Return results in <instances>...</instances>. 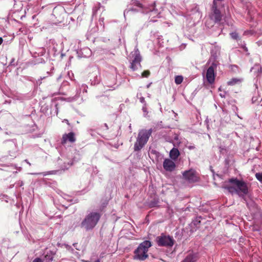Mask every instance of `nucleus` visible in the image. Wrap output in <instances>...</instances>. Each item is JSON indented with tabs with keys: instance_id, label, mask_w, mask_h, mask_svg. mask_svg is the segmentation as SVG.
I'll list each match as a JSON object with an SVG mask.
<instances>
[{
	"instance_id": "1",
	"label": "nucleus",
	"mask_w": 262,
	"mask_h": 262,
	"mask_svg": "<svg viewBox=\"0 0 262 262\" xmlns=\"http://www.w3.org/2000/svg\"><path fill=\"white\" fill-rule=\"evenodd\" d=\"M228 182L232 184V186H225V189L232 194L236 193L239 197L243 199L244 202H247L246 195L249 193L247 183L242 180H240L234 178L229 179Z\"/></svg>"
},
{
	"instance_id": "2",
	"label": "nucleus",
	"mask_w": 262,
	"mask_h": 262,
	"mask_svg": "<svg viewBox=\"0 0 262 262\" xmlns=\"http://www.w3.org/2000/svg\"><path fill=\"white\" fill-rule=\"evenodd\" d=\"M101 215V211H91L88 212L81 222V228L86 231L92 230L98 223Z\"/></svg>"
},
{
	"instance_id": "3",
	"label": "nucleus",
	"mask_w": 262,
	"mask_h": 262,
	"mask_svg": "<svg viewBox=\"0 0 262 262\" xmlns=\"http://www.w3.org/2000/svg\"><path fill=\"white\" fill-rule=\"evenodd\" d=\"M152 132V128L142 129L139 130L136 141L134 143V151H140L147 143Z\"/></svg>"
},
{
	"instance_id": "4",
	"label": "nucleus",
	"mask_w": 262,
	"mask_h": 262,
	"mask_svg": "<svg viewBox=\"0 0 262 262\" xmlns=\"http://www.w3.org/2000/svg\"><path fill=\"white\" fill-rule=\"evenodd\" d=\"M151 246V244L149 241H144L140 244L134 251V259L140 261L146 259L148 257L147 252Z\"/></svg>"
},
{
	"instance_id": "5",
	"label": "nucleus",
	"mask_w": 262,
	"mask_h": 262,
	"mask_svg": "<svg viewBox=\"0 0 262 262\" xmlns=\"http://www.w3.org/2000/svg\"><path fill=\"white\" fill-rule=\"evenodd\" d=\"M118 74L117 69L113 66H109L106 71L104 83L106 86L114 88V86L117 83V75Z\"/></svg>"
},
{
	"instance_id": "6",
	"label": "nucleus",
	"mask_w": 262,
	"mask_h": 262,
	"mask_svg": "<svg viewBox=\"0 0 262 262\" xmlns=\"http://www.w3.org/2000/svg\"><path fill=\"white\" fill-rule=\"evenodd\" d=\"M129 58L130 61V68L133 71H136L141 67L140 62L142 57L137 47L135 48L134 51L131 52Z\"/></svg>"
},
{
	"instance_id": "7",
	"label": "nucleus",
	"mask_w": 262,
	"mask_h": 262,
	"mask_svg": "<svg viewBox=\"0 0 262 262\" xmlns=\"http://www.w3.org/2000/svg\"><path fill=\"white\" fill-rule=\"evenodd\" d=\"M183 178L188 183H193L199 181V177L196 171L193 169L185 170L182 172Z\"/></svg>"
},
{
	"instance_id": "8",
	"label": "nucleus",
	"mask_w": 262,
	"mask_h": 262,
	"mask_svg": "<svg viewBox=\"0 0 262 262\" xmlns=\"http://www.w3.org/2000/svg\"><path fill=\"white\" fill-rule=\"evenodd\" d=\"M156 242L159 246L171 247L174 245V241L172 237L166 236L163 234L157 237Z\"/></svg>"
},
{
	"instance_id": "9",
	"label": "nucleus",
	"mask_w": 262,
	"mask_h": 262,
	"mask_svg": "<svg viewBox=\"0 0 262 262\" xmlns=\"http://www.w3.org/2000/svg\"><path fill=\"white\" fill-rule=\"evenodd\" d=\"M89 78L92 85H96L100 83L101 77L98 67L94 66L90 68Z\"/></svg>"
},
{
	"instance_id": "10",
	"label": "nucleus",
	"mask_w": 262,
	"mask_h": 262,
	"mask_svg": "<svg viewBox=\"0 0 262 262\" xmlns=\"http://www.w3.org/2000/svg\"><path fill=\"white\" fill-rule=\"evenodd\" d=\"M161 12V8H157L155 3L147 7L145 6L144 9L143 10V13H149V16L152 18L160 17Z\"/></svg>"
},
{
	"instance_id": "11",
	"label": "nucleus",
	"mask_w": 262,
	"mask_h": 262,
	"mask_svg": "<svg viewBox=\"0 0 262 262\" xmlns=\"http://www.w3.org/2000/svg\"><path fill=\"white\" fill-rule=\"evenodd\" d=\"M218 5H212L211 11L209 15L210 18L215 24H219L222 18V15L220 10L217 8Z\"/></svg>"
},
{
	"instance_id": "12",
	"label": "nucleus",
	"mask_w": 262,
	"mask_h": 262,
	"mask_svg": "<svg viewBox=\"0 0 262 262\" xmlns=\"http://www.w3.org/2000/svg\"><path fill=\"white\" fill-rule=\"evenodd\" d=\"M216 67L217 64L213 62L207 70L206 74V80L207 82L210 84L214 82L215 76L214 71L216 69Z\"/></svg>"
},
{
	"instance_id": "13",
	"label": "nucleus",
	"mask_w": 262,
	"mask_h": 262,
	"mask_svg": "<svg viewBox=\"0 0 262 262\" xmlns=\"http://www.w3.org/2000/svg\"><path fill=\"white\" fill-rule=\"evenodd\" d=\"M88 88L87 85L85 84H82L81 85L78 84L76 85L75 95L73 97L69 98V100L71 101L77 100L79 97L82 96L81 93L84 94L87 92Z\"/></svg>"
},
{
	"instance_id": "14",
	"label": "nucleus",
	"mask_w": 262,
	"mask_h": 262,
	"mask_svg": "<svg viewBox=\"0 0 262 262\" xmlns=\"http://www.w3.org/2000/svg\"><path fill=\"white\" fill-rule=\"evenodd\" d=\"M134 6L137 7L138 8L133 7L125 9L124 11V17H125L126 15L130 14L131 12L141 11L143 13V10L144 9L145 6L143 5L142 4H141L140 2L138 1L134 2Z\"/></svg>"
},
{
	"instance_id": "15",
	"label": "nucleus",
	"mask_w": 262,
	"mask_h": 262,
	"mask_svg": "<svg viewBox=\"0 0 262 262\" xmlns=\"http://www.w3.org/2000/svg\"><path fill=\"white\" fill-rule=\"evenodd\" d=\"M0 169L2 170H7L8 171L13 172V173H16L17 171L14 170H18L20 171L21 170L20 167H17L15 164L10 163H0Z\"/></svg>"
},
{
	"instance_id": "16",
	"label": "nucleus",
	"mask_w": 262,
	"mask_h": 262,
	"mask_svg": "<svg viewBox=\"0 0 262 262\" xmlns=\"http://www.w3.org/2000/svg\"><path fill=\"white\" fill-rule=\"evenodd\" d=\"M76 141L75 135L73 132L64 134L62 135L61 141L62 145H65L67 142L74 143Z\"/></svg>"
},
{
	"instance_id": "17",
	"label": "nucleus",
	"mask_w": 262,
	"mask_h": 262,
	"mask_svg": "<svg viewBox=\"0 0 262 262\" xmlns=\"http://www.w3.org/2000/svg\"><path fill=\"white\" fill-rule=\"evenodd\" d=\"M9 149V154L11 157H16L17 152V146L16 143L13 141H9L7 145Z\"/></svg>"
},
{
	"instance_id": "18",
	"label": "nucleus",
	"mask_w": 262,
	"mask_h": 262,
	"mask_svg": "<svg viewBox=\"0 0 262 262\" xmlns=\"http://www.w3.org/2000/svg\"><path fill=\"white\" fill-rule=\"evenodd\" d=\"M163 166L164 169L168 171H173L176 167L174 162L169 159H165L164 160Z\"/></svg>"
},
{
	"instance_id": "19",
	"label": "nucleus",
	"mask_w": 262,
	"mask_h": 262,
	"mask_svg": "<svg viewBox=\"0 0 262 262\" xmlns=\"http://www.w3.org/2000/svg\"><path fill=\"white\" fill-rule=\"evenodd\" d=\"M77 56L79 58H86L90 56L92 54L91 50L88 47L77 50Z\"/></svg>"
},
{
	"instance_id": "20",
	"label": "nucleus",
	"mask_w": 262,
	"mask_h": 262,
	"mask_svg": "<svg viewBox=\"0 0 262 262\" xmlns=\"http://www.w3.org/2000/svg\"><path fill=\"white\" fill-rule=\"evenodd\" d=\"M151 158H155L157 162L163 159V155L156 150H151L150 152Z\"/></svg>"
},
{
	"instance_id": "21",
	"label": "nucleus",
	"mask_w": 262,
	"mask_h": 262,
	"mask_svg": "<svg viewBox=\"0 0 262 262\" xmlns=\"http://www.w3.org/2000/svg\"><path fill=\"white\" fill-rule=\"evenodd\" d=\"M198 259L196 253L189 254L182 262H196Z\"/></svg>"
},
{
	"instance_id": "22",
	"label": "nucleus",
	"mask_w": 262,
	"mask_h": 262,
	"mask_svg": "<svg viewBox=\"0 0 262 262\" xmlns=\"http://www.w3.org/2000/svg\"><path fill=\"white\" fill-rule=\"evenodd\" d=\"M180 151L177 148H172L169 152V157L173 160H176L180 156Z\"/></svg>"
},
{
	"instance_id": "23",
	"label": "nucleus",
	"mask_w": 262,
	"mask_h": 262,
	"mask_svg": "<svg viewBox=\"0 0 262 262\" xmlns=\"http://www.w3.org/2000/svg\"><path fill=\"white\" fill-rule=\"evenodd\" d=\"M54 253L52 251H47V253L44 256V260L46 262H52L54 258Z\"/></svg>"
},
{
	"instance_id": "24",
	"label": "nucleus",
	"mask_w": 262,
	"mask_h": 262,
	"mask_svg": "<svg viewBox=\"0 0 262 262\" xmlns=\"http://www.w3.org/2000/svg\"><path fill=\"white\" fill-rule=\"evenodd\" d=\"M256 70L257 73L256 76H258L261 75L262 73V68L259 64H255L251 70Z\"/></svg>"
},
{
	"instance_id": "25",
	"label": "nucleus",
	"mask_w": 262,
	"mask_h": 262,
	"mask_svg": "<svg viewBox=\"0 0 262 262\" xmlns=\"http://www.w3.org/2000/svg\"><path fill=\"white\" fill-rule=\"evenodd\" d=\"M46 52V49L44 48H40L38 49L37 52L34 53L35 54H37L38 56H43Z\"/></svg>"
},
{
	"instance_id": "26",
	"label": "nucleus",
	"mask_w": 262,
	"mask_h": 262,
	"mask_svg": "<svg viewBox=\"0 0 262 262\" xmlns=\"http://www.w3.org/2000/svg\"><path fill=\"white\" fill-rule=\"evenodd\" d=\"M183 80V77L181 75H178L175 77L174 82L177 84H180Z\"/></svg>"
},
{
	"instance_id": "27",
	"label": "nucleus",
	"mask_w": 262,
	"mask_h": 262,
	"mask_svg": "<svg viewBox=\"0 0 262 262\" xmlns=\"http://www.w3.org/2000/svg\"><path fill=\"white\" fill-rule=\"evenodd\" d=\"M239 81L240 80L238 79L232 78L230 81H228L227 84L229 85H233Z\"/></svg>"
},
{
	"instance_id": "28",
	"label": "nucleus",
	"mask_w": 262,
	"mask_h": 262,
	"mask_svg": "<svg viewBox=\"0 0 262 262\" xmlns=\"http://www.w3.org/2000/svg\"><path fill=\"white\" fill-rule=\"evenodd\" d=\"M200 222L201 221L199 219H196L191 222V226H194L196 227V228H198L199 227L198 225H199Z\"/></svg>"
},
{
	"instance_id": "29",
	"label": "nucleus",
	"mask_w": 262,
	"mask_h": 262,
	"mask_svg": "<svg viewBox=\"0 0 262 262\" xmlns=\"http://www.w3.org/2000/svg\"><path fill=\"white\" fill-rule=\"evenodd\" d=\"M230 36L231 38L233 39L238 40L239 39L238 34L235 32L231 33Z\"/></svg>"
},
{
	"instance_id": "30",
	"label": "nucleus",
	"mask_w": 262,
	"mask_h": 262,
	"mask_svg": "<svg viewBox=\"0 0 262 262\" xmlns=\"http://www.w3.org/2000/svg\"><path fill=\"white\" fill-rule=\"evenodd\" d=\"M142 110L144 113V116L147 117L148 114L147 105H143Z\"/></svg>"
},
{
	"instance_id": "31",
	"label": "nucleus",
	"mask_w": 262,
	"mask_h": 262,
	"mask_svg": "<svg viewBox=\"0 0 262 262\" xmlns=\"http://www.w3.org/2000/svg\"><path fill=\"white\" fill-rule=\"evenodd\" d=\"M255 177L260 182L262 183V173H256Z\"/></svg>"
},
{
	"instance_id": "32",
	"label": "nucleus",
	"mask_w": 262,
	"mask_h": 262,
	"mask_svg": "<svg viewBox=\"0 0 262 262\" xmlns=\"http://www.w3.org/2000/svg\"><path fill=\"white\" fill-rule=\"evenodd\" d=\"M99 24L100 25L102 28H104V18L103 17H100L99 19Z\"/></svg>"
},
{
	"instance_id": "33",
	"label": "nucleus",
	"mask_w": 262,
	"mask_h": 262,
	"mask_svg": "<svg viewBox=\"0 0 262 262\" xmlns=\"http://www.w3.org/2000/svg\"><path fill=\"white\" fill-rule=\"evenodd\" d=\"M53 171H48V172H42V173H34V174H42L43 176H46L47 175L51 174H53Z\"/></svg>"
},
{
	"instance_id": "34",
	"label": "nucleus",
	"mask_w": 262,
	"mask_h": 262,
	"mask_svg": "<svg viewBox=\"0 0 262 262\" xmlns=\"http://www.w3.org/2000/svg\"><path fill=\"white\" fill-rule=\"evenodd\" d=\"M149 74H150V72L149 71H145L142 73V77H148Z\"/></svg>"
},
{
	"instance_id": "35",
	"label": "nucleus",
	"mask_w": 262,
	"mask_h": 262,
	"mask_svg": "<svg viewBox=\"0 0 262 262\" xmlns=\"http://www.w3.org/2000/svg\"><path fill=\"white\" fill-rule=\"evenodd\" d=\"M139 101L141 103L143 104V105H147V103L145 100V98L143 97H141L139 98Z\"/></svg>"
},
{
	"instance_id": "36",
	"label": "nucleus",
	"mask_w": 262,
	"mask_h": 262,
	"mask_svg": "<svg viewBox=\"0 0 262 262\" xmlns=\"http://www.w3.org/2000/svg\"><path fill=\"white\" fill-rule=\"evenodd\" d=\"M99 8V7L97 8L96 6L93 8V17H94L96 15V12Z\"/></svg>"
},
{
	"instance_id": "37",
	"label": "nucleus",
	"mask_w": 262,
	"mask_h": 262,
	"mask_svg": "<svg viewBox=\"0 0 262 262\" xmlns=\"http://www.w3.org/2000/svg\"><path fill=\"white\" fill-rule=\"evenodd\" d=\"M186 147L189 150H192L195 148V146L194 145H186Z\"/></svg>"
},
{
	"instance_id": "38",
	"label": "nucleus",
	"mask_w": 262,
	"mask_h": 262,
	"mask_svg": "<svg viewBox=\"0 0 262 262\" xmlns=\"http://www.w3.org/2000/svg\"><path fill=\"white\" fill-rule=\"evenodd\" d=\"M220 96L222 97V98H225L226 96V92L224 91L223 93H221L220 94Z\"/></svg>"
},
{
	"instance_id": "39",
	"label": "nucleus",
	"mask_w": 262,
	"mask_h": 262,
	"mask_svg": "<svg viewBox=\"0 0 262 262\" xmlns=\"http://www.w3.org/2000/svg\"><path fill=\"white\" fill-rule=\"evenodd\" d=\"M158 202H151L149 204V206L151 207H153L154 206H155L157 204Z\"/></svg>"
},
{
	"instance_id": "40",
	"label": "nucleus",
	"mask_w": 262,
	"mask_h": 262,
	"mask_svg": "<svg viewBox=\"0 0 262 262\" xmlns=\"http://www.w3.org/2000/svg\"><path fill=\"white\" fill-rule=\"evenodd\" d=\"M242 48L244 49V50L245 52H247L248 51V48L246 47L245 43H244V44L242 45Z\"/></svg>"
},
{
	"instance_id": "41",
	"label": "nucleus",
	"mask_w": 262,
	"mask_h": 262,
	"mask_svg": "<svg viewBox=\"0 0 262 262\" xmlns=\"http://www.w3.org/2000/svg\"><path fill=\"white\" fill-rule=\"evenodd\" d=\"M242 48L244 49V50L245 52H247L248 51V48L246 47L245 43H244V44L242 45Z\"/></svg>"
},
{
	"instance_id": "42",
	"label": "nucleus",
	"mask_w": 262,
	"mask_h": 262,
	"mask_svg": "<svg viewBox=\"0 0 262 262\" xmlns=\"http://www.w3.org/2000/svg\"><path fill=\"white\" fill-rule=\"evenodd\" d=\"M242 48L244 49V50L245 52H247L248 51V48L246 47L245 43H244V44L242 45Z\"/></svg>"
},
{
	"instance_id": "43",
	"label": "nucleus",
	"mask_w": 262,
	"mask_h": 262,
	"mask_svg": "<svg viewBox=\"0 0 262 262\" xmlns=\"http://www.w3.org/2000/svg\"><path fill=\"white\" fill-rule=\"evenodd\" d=\"M32 262H42V260L38 257L35 258Z\"/></svg>"
},
{
	"instance_id": "44",
	"label": "nucleus",
	"mask_w": 262,
	"mask_h": 262,
	"mask_svg": "<svg viewBox=\"0 0 262 262\" xmlns=\"http://www.w3.org/2000/svg\"><path fill=\"white\" fill-rule=\"evenodd\" d=\"M223 1L224 0H213V1L212 5H217V2H222V1Z\"/></svg>"
},
{
	"instance_id": "45",
	"label": "nucleus",
	"mask_w": 262,
	"mask_h": 262,
	"mask_svg": "<svg viewBox=\"0 0 262 262\" xmlns=\"http://www.w3.org/2000/svg\"><path fill=\"white\" fill-rule=\"evenodd\" d=\"M173 138L174 140L178 141L179 140V136L177 134H175Z\"/></svg>"
},
{
	"instance_id": "46",
	"label": "nucleus",
	"mask_w": 262,
	"mask_h": 262,
	"mask_svg": "<svg viewBox=\"0 0 262 262\" xmlns=\"http://www.w3.org/2000/svg\"><path fill=\"white\" fill-rule=\"evenodd\" d=\"M63 122H64L67 123V124H68L69 125H70V123L69 122L68 120H67V119H64V120L63 121Z\"/></svg>"
},
{
	"instance_id": "47",
	"label": "nucleus",
	"mask_w": 262,
	"mask_h": 262,
	"mask_svg": "<svg viewBox=\"0 0 262 262\" xmlns=\"http://www.w3.org/2000/svg\"><path fill=\"white\" fill-rule=\"evenodd\" d=\"M55 108H56V115H57L58 114V107H57V104H56L55 106Z\"/></svg>"
},
{
	"instance_id": "48",
	"label": "nucleus",
	"mask_w": 262,
	"mask_h": 262,
	"mask_svg": "<svg viewBox=\"0 0 262 262\" xmlns=\"http://www.w3.org/2000/svg\"><path fill=\"white\" fill-rule=\"evenodd\" d=\"M25 162H26L27 164H28L30 166H31V163L28 161V160H27V159L25 160Z\"/></svg>"
},
{
	"instance_id": "49",
	"label": "nucleus",
	"mask_w": 262,
	"mask_h": 262,
	"mask_svg": "<svg viewBox=\"0 0 262 262\" xmlns=\"http://www.w3.org/2000/svg\"><path fill=\"white\" fill-rule=\"evenodd\" d=\"M3 41V39L2 37H0V45H1Z\"/></svg>"
},
{
	"instance_id": "50",
	"label": "nucleus",
	"mask_w": 262,
	"mask_h": 262,
	"mask_svg": "<svg viewBox=\"0 0 262 262\" xmlns=\"http://www.w3.org/2000/svg\"><path fill=\"white\" fill-rule=\"evenodd\" d=\"M150 84H151V83H149V84H147V86H146L147 88H149L150 85Z\"/></svg>"
},
{
	"instance_id": "51",
	"label": "nucleus",
	"mask_w": 262,
	"mask_h": 262,
	"mask_svg": "<svg viewBox=\"0 0 262 262\" xmlns=\"http://www.w3.org/2000/svg\"><path fill=\"white\" fill-rule=\"evenodd\" d=\"M104 125H105V126L106 127V128H107V129H108V126H107V124L105 123V124H104Z\"/></svg>"
},
{
	"instance_id": "52",
	"label": "nucleus",
	"mask_w": 262,
	"mask_h": 262,
	"mask_svg": "<svg viewBox=\"0 0 262 262\" xmlns=\"http://www.w3.org/2000/svg\"><path fill=\"white\" fill-rule=\"evenodd\" d=\"M94 262H100L99 259L96 260Z\"/></svg>"
},
{
	"instance_id": "53",
	"label": "nucleus",
	"mask_w": 262,
	"mask_h": 262,
	"mask_svg": "<svg viewBox=\"0 0 262 262\" xmlns=\"http://www.w3.org/2000/svg\"><path fill=\"white\" fill-rule=\"evenodd\" d=\"M45 78V77H40V79L42 80V79H43Z\"/></svg>"
},
{
	"instance_id": "54",
	"label": "nucleus",
	"mask_w": 262,
	"mask_h": 262,
	"mask_svg": "<svg viewBox=\"0 0 262 262\" xmlns=\"http://www.w3.org/2000/svg\"><path fill=\"white\" fill-rule=\"evenodd\" d=\"M47 74H48L49 75H50V72H47Z\"/></svg>"
},
{
	"instance_id": "55",
	"label": "nucleus",
	"mask_w": 262,
	"mask_h": 262,
	"mask_svg": "<svg viewBox=\"0 0 262 262\" xmlns=\"http://www.w3.org/2000/svg\"><path fill=\"white\" fill-rule=\"evenodd\" d=\"M129 127L130 128H131V124H130V125H129Z\"/></svg>"
},
{
	"instance_id": "56",
	"label": "nucleus",
	"mask_w": 262,
	"mask_h": 262,
	"mask_svg": "<svg viewBox=\"0 0 262 262\" xmlns=\"http://www.w3.org/2000/svg\"><path fill=\"white\" fill-rule=\"evenodd\" d=\"M42 62V59H41V61H39V62Z\"/></svg>"
},
{
	"instance_id": "57",
	"label": "nucleus",
	"mask_w": 262,
	"mask_h": 262,
	"mask_svg": "<svg viewBox=\"0 0 262 262\" xmlns=\"http://www.w3.org/2000/svg\"><path fill=\"white\" fill-rule=\"evenodd\" d=\"M219 91H221V88H220L219 89Z\"/></svg>"
},
{
	"instance_id": "58",
	"label": "nucleus",
	"mask_w": 262,
	"mask_h": 262,
	"mask_svg": "<svg viewBox=\"0 0 262 262\" xmlns=\"http://www.w3.org/2000/svg\"><path fill=\"white\" fill-rule=\"evenodd\" d=\"M151 21H154H154H156V20H151Z\"/></svg>"
},
{
	"instance_id": "59",
	"label": "nucleus",
	"mask_w": 262,
	"mask_h": 262,
	"mask_svg": "<svg viewBox=\"0 0 262 262\" xmlns=\"http://www.w3.org/2000/svg\"><path fill=\"white\" fill-rule=\"evenodd\" d=\"M261 101H262V98H261Z\"/></svg>"
}]
</instances>
